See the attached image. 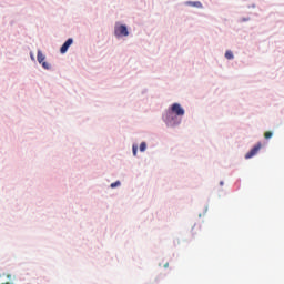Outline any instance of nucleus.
I'll use <instances>...</instances> for the list:
<instances>
[{"instance_id": "nucleus-1", "label": "nucleus", "mask_w": 284, "mask_h": 284, "mask_svg": "<svg viewBox=\"0 0 284 284\" xmlns=\"http://www.w3.org/2000/svg\"><path fill=\"white\" fill-rule=\"evenodd\" d=\"M184 114L185 110L181 108V104L173 103L171 105V112L165 114L164 121L166 125H169V128H174V125H179L181 123V121L176 116H184Z\"/></svg>"}, {"instance_id": "nucleus-2", "label": "nucleus", "mask_w": 284, "mask_h": 284, "mask_svg": "<svg viewBox=\"0 0 284 284\" xmlns=\"http://www.w3.org/2000/svg\"><path fill=\"white\" fill-rule=\"evenodd\" d=\"M114 34L115 37H128L130 32L128 31V27L125 24L116 23L114 27Z\"/></svg>"}, {"instance_id": "nucleus-3", "label": "nucleus", "mask_w": 284, "mask_h": 284, "mask_svg": "<svg viewBox=\"0 0 284 284\" xmlns=\"http://www.w3.org/2000/svg\"><path fill=\"white\" fill-rule=\"evenodd\" d=\"M262 144L258 142L248 153L245 154V159H252L253 156H256L258 154V151L261 150Z\"/></svg>"}, {"instance_id": "nucleus-4", "label": "nucleus", "mask_w": 284, "mask_h": 284, "mask_svg": "<svg viewBox=\"0 0 284 284\" xmlns=\"http://www.w3.org/2000/svg\"><path fill=\"white\" fill-rule=\"evenodd\" d=\"M72 43H74V40H72V38H69L61 47L60 52L61 54H65L70 48V45H72Z\"/></svg>"}, {"instance_id": "nucleus-5", "label": "nucleus", "mask_w": 284, "mask_h": 284, "mask_svg": "<svg viewBox=\"0 0 284 284\" xmlns=\"http://www.w3.org/2000/svg\"><path fill=\"white\" fill-rule=\"evenodd\" d=\"M186 6H192L193 8H203V4L199 1H195V2L189 1L186 2Z\"/></svg>"}, {"instance_id": "nucleus-6", "label": "nucleus", "mask_w": 284, "mask_h": 284, "mask_svg": "<svg viewBox=\"0 0 284 284\" xmlns=\"http://www.w3.org/2000/svg\"><path fill=\"white\" fill-rule=\"evenodd\" d=\"M45 61V55L41 52V50L38 51V63H43Z\"/></svg>"}, {"instance_id": "nucleus-7", "label": "nucleus", "mask_w": 284, "mask_h": 284, "mask_svg": "<svg viewBox=\"0 0 284 284\" xmlns=\"http://www.w3.org/2000/svg\"><path fill=\"white\" fill-rule=\"evenodd\" d=\"M225 58L229 59V60H232V59H234V53H232V51H226L225 52Z\"/></svg>"}, {"instance_id": "nucleus-8", "label": "nucleus", "mask_w": 284, "mask_h": 284, "mask_svg": "<svg viewBox=\"0 0 284 284\" xmlns=\"http://www.w3.org/2000/svg\"><path fill=\"white\" fill-rule=\"evenodd\" d=\"M146 149H148V144L145 142H142L140 144V152H145Z\"/></svg>"}, {"instance_id": "nucleus-9", "label": "nucleus", "mask_w": 284, "mask_h": 284, "mask_svg": "<svg viewBox=\"0 0 284 284\" xmlns=\"http://www.w3.org/2000/svg\"><path fill=\"white\" fill-rule=\"evenodd\" d=\"M42 68H44V70H50V64L48 62H41Z\"/></svg>"}, {"instance_id": "nucleus-10", "label": "nucleus", "mask_w": 284, "mask_h": 284, "mask_svg": "<svg viewBox=\"0 0 284 284\" xmlns=\"http://www.w3.org/2000/svg\"><path fill=\"white\" fill-rule=\"evenodd\" d=\"M271 136H273V133H272L271 131H266V132L264 133V138H265V139H270Z\"/></svg>"}, {"instance_id": "nucleus-11", "label": "nucleus", "mask_w": 284, "mask_h": 284, "mask_svg": "<svg viewBox=\"0 0 284 284\" xmlns=\"http://www.w3.org/2000/svg\"><path fill=\"white\" fill-rule=\"evenodd\" d=\"M119 185H121V182L120 181H116L114 183H111V187L114 189V187H119Z\"/></svg>"}, {"instance_id": "nucleus-12", "label": "nucleus", "mask_w": 284, "mask_h": 284, "mask_svg": "<svg viewBox=\"0 0 284 284\" xmlns=\"http://www.w3.org/2000/svg\"><path fill=\"white\" fill-rule=\"evenodd\" d=\"M138 150H139V146L133 145V155H134V156H136V152H138Z\"/></svg>"}, {"instance_id": "nucleus-13", "label": "nucleus", "mask_w": 284, "mask_h": 284, "mask_svg": "<svg viewBox=\"0 0 284 284\" xmlns=\"http://www.w3.org/2000/svg\"><path fill=\"white\" fill-rule=\"evenodd\" d=\"M164 267H165V268L170 267V263L166 262V263L164 264Z\"/></svg>"}, {"instance_id": "nucleus-14", "label": "nucleus", "mask_w": 284, "mask_h": 284, "mask_svg": "<svg viewBox=\"0 0 284 284\" xmlns=\"http://www.w3.org/2000/svg\"><path fill=\"white\" fill-rule=\"evenodd\" d=\"M7 278H9V281H10V278H12V275H7Z\"/></svg>"}, {"instance_id": "nucleus-15", "label": "nucleus", "mask_w": 284, "mask_h": 284, "mask_svg": "<svg viewBox=\"0 0 284 284\" xmlns=\"http://www.w3.org/2000/svg\"><path fill=\"white\" fill-rule=\"evenodd\" d=\"M243 21H248V19H243Z\"/></svg>"}]
</instances>
